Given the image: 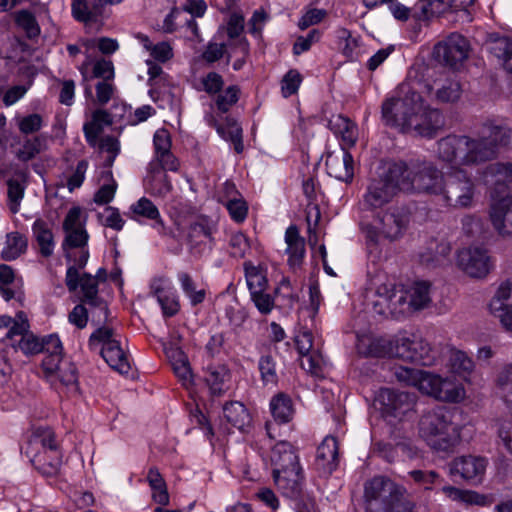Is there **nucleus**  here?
Instances as JSON below:
<instances>
[{
    "label": "nucleus",
    "instance_id": "f257e3e1",
    "mask_svg": "<svg viewBox=\"0 0 512 512\" xmlns=\"http://www.w3.org/2000/svg\"><path fill=\"white\" fill-rule=\"evenodd\" d=\"M511 140V130L503 125L487 122L478 139L465 135H448L437 142L438 158L457 166H473L496 157L498 149Z\"/></svg>",
    "mask_w": 512,
    "mask_h": 512
},
{
    "label": "nucleus",
    "instance_id": "f03ea898",
    "mask_svg": "<svg viewBox=\"0 0 512 512\" xmlns=\"http://www.w3.org/2000/svg\"><path fill=\"white\" fill-rule=\"evenodd\" d=\"M490 189L489 220L503 238H512V163H492L480 174Z\"/></svg>",
    "mask_w": 512,
    "mask_h": 512
},
{
    "label": "nucleus",
    "instance_id": "7ed1b4c3",
    "mask_svg": "<svg viewBox=\"0 0 512 512\" xmlns=\"http://www.w3.org/2000/svg\"><path fill=\"white\" fill-rule=\"evenodd\" d=\"M418 425L420 437L431 449L440 452H452L474 433L470 423H456L451 418H420Z\"/></svg>",
    "mask_w": 512,
    "mask_h": 512
},
{
    "label": "nucleus",
    "instance_id": "20e7f679",
    "mask_svg": "<svg viewBox=\"0 0 512 512\" xmlns=\"http://www.w3.org/2000/svg\"><path fill=\"white\" fill-rule=\"evenodd\" d=\"M395 376L399 382L414 386L440 401L457 403L465 397V390L460 384L428 371L401 366L396 369Z\"/></svg>",
    "mask_w": 512,
    "mask_h": 512
},
{
    "label": "nucleus",
    "instance_id": "39448f33",
    "mask_svg": "<svg viewBox=\"0 0 512 512\" xmlns=\"http://www.w3.org/2000/svg\"><path fill=\"white\" fill-rule=\"evenodd\" d=\"M364 502L367 512H412L403 488L385 476L365 482Z\"/></svg>",
    "mask_w": 512,
    "mask_h": 512
},
{
    "label": "nucleus",
    "instance_id": "423d86ee",
    "mask_svg": "<svg viewBox=\"0 0 512 512\" xmlns=\"http://www.w3.org/2000/svg\"><path fill=\"white\" fill-rule=\"evenodd\" d=\"M400 185L403 192L425 193L440 197L446 176L434 163L425 160L404 161Z\"/></svg>",
    "mask_w": 512,
    "mask_h": 512
},
{
    "label": "nucleus",
    "instance_id": "0eeeda50",
    "mask_svg": "<svg viewBox=\"0 0 512 512\" xmlns=\"http://www.w3.org/2000/svg\"><path fill=\"white\" fill-rule=\"evenodd\" d=\"M442 190L440 200L448 208L471 209L475 206L477 184L463 168L456 167L447 173Z\"/></svg>",
    "mask_w": 512,
    "mask_h": 512
},
{
    "label": "nucleus",
    "instance_id": "6e6552de",
    "mask_svg": "<svg viewBox=\"0 0 512 512\" xmlns=\"http://www.w3.org/2000/svg\"><path fill=\"white\" fill-rule=\"evenodd\" d=\"M404 171V161L390 163L379 178L369 182L363 195L364 206L368 209H377L389 203L398 191H402L400 182Z\"/></svg>",
    "mask_w": 512,
    "mask_h": 512
},
{
    "label": "nucleus",
    "instance_id": "1a4fd4ad",
    "mask_svg": "<svg viewBox=\"0 0 512 512\" xmlns=\"http://www.w3.org/2000/svg\"><path fill=\"white\" fill-rule=\"evenodd\" d=\"M421 95L408 88L403 97L390 98L382 104V120L385 125L400 129L403 133L411 132L415 123V111L419 109Z\"/></svg>",
    "mask_w": 512,
    "mask_h": 512
},
{
    "label": "nucleus",
    "instance_id": "9d476101",
    "mask_svg": "<svg viewBox=\"0 0 512 512\" xmlns=\"http://www.w3.org/2000/svg\"><path fill=\"white\" fill-rule=\"evenodd\" d=\"M409 217L404 209L399 207H390L387 211L378 215L375 224H368L364 231L369 242L377 244L380 235L384 238L394 241L403 236Z\"/></svg>",
    "mask_w": 512,
    "mask_h": 512
},
{
    "label": "nucleus",
    "instance_id": "9b49d317",
    "mask_svg": "<svg viewBox=\"0 0 512 512\" xmlns=\"http://www.w3.org/2000/svg\"><path fill=\"white\" fill-rule=\"evenodd\" d=\"M216 230V226L207 217L190 222L184 233L189 254L195 258L209 254L215 246Z\"/></svg>",
    "mask_w": 512,
    "mask_h": 512
},
{
    "label": "nucleus",
    "instance_id": "f8f14e48",
    "mask_svg": "<svg viewBox=\"0 0 512 512\" xmlns=\"http://www.w3.org/2000/svg\"><path fill=\"white\" fill-rule=\"evenodd\" d=\"M374 412L381 416H406L415 410V396L408 392H398L389 388L380 389L373 400Z\"/></svg>",
    "mask_w": 512,
    "mask_h": 512
},
{
    "label": "nucleus",
    "instance_id": "ddd939ff",
    "mask_svg": "<svg viewBox=\"0 0 512 512\" xmlns=\"http://www.w3.org/2000/svg\"><path fill=\"white\" fill-rule=\"evenodd\" d=\"M469 51L468 40L463 35L454 32L434 46L433 56L437 62L457 68L468 58Z\"/></svg>",
    "mask_w": 512,
    "mask_h": 512
},
{
    "label": "nucleus",
    "instance_id": "4468645a",
    "mask_svg": "<svg viewBox=\"0 0 512 512\" xmlns=\"http://www.w3.org/2000/svg\"><path fill=\"white\" fill-rule=\"evenodd\" d=\"M18 318L20 322L14 324L6 333V338L10 340L11 346L26 356L41 353L46 347L47 336L39 338L30 332V325L24 312H19Z\"/></svg>",
    "mask_w": 512,
    "mask_h": 512
},
{
    "label": "nucleus",
    "instance_id": "2eb2a0df",
    "mask_svg": "<svg viewBox=\"0 0 512 512\" xmlns=\"http://www.w3.org/2000/svg\"><path fill=\"white\" fill-rule=\"evenodd\" d=\"M458 266L470 277L484 278L494 266L488 251L479 246L460 250L457 255Z\"/></svg>",
    "mask_w": 512,
    "mask_h": 512
},
{
    "label": "nucleus",
    "instance_id": "dca6fc26",
    "mask_svg": "<svg viewBox=\"0 0 512 512\" xmlns=\"http://www.w3.org/2000/svg\"><path fill=\"white\" fill-rule=\"evenodd\" d=\"M391 352L390 357L418 362L422 365H429L433 359L430 355L431 349L429 344L421 339H410L408 337L392 338Z\"/></svg>",
    "mask_w": 512,
    "mask_h": 512
},
{
    "label": "nucleus",
    "instance_id": "f3484780",
    "mask_svg": "<svg viewBox=\"0 0 512 512\" xmlns=\"http://www.w3.org/2000/svg\"><path fill=\"white\" fill-rule=\"evenodd\" d=\"M71 12L73 18L89 31L98 32L104 25L105 8L99 0H72Z\"/></svg>",
    "mask_w": 512,
    "mask_h": 512
},
{
    "label": "nucleus",
    "instance_id": "a211bd4d",
    "mask_svg": "<svg viewBox=\"0 0 512 512\" xmlns=\"http://www.w3.org/2000/svg\"><path fill=\"white\" fill-rule=\"evenodd\" d=\"M340 459L338 440L334 436L327 435L317 447L315 469L320 476L328 477L338 469Z\"/></svg>",
    "mask_w": 512,
    "mask_h": 512
},
{
    "label": "nucleus",
    "instance_id": "6ab92c4d",
    "mask_svg": "<svg viewBox=\"0 0 512 512\" xmlns=\"http://www.w3.org/2000/svg\"><path fill=\"white\" fill-rule=\"evenodd\" d=\"M127 217L136 221L149 220L152 222V227L157 231L160 236L174 235L169 234L164 220L160 214L158 207L147 197H141L136 202L130 205L128 212L125 213Z\"/></svg>",
    "mask_w": 512,
    "mask_h": 512
},
{
    "label": "nucleus",
    "instance_id": "aec40b11",
    "mask_svg": "<svg viewBox=\"0 0 512 512\" xmlns=\"http://www.w3.org/2000/svg\"><path fill=\"white\" fill-rule=\"evenodd\" d=\"M487 467V460L480 456H460L451 461L449 472L452 476L459 475L466 481L479 483L483 479Z\"/></svg>",
    "mask_w": 512,
    "mask_h": 512
},
{
    "label": "nucleus",
    "instance_id": "412c9836",
    "mask_svg": "<svg viewBox=\"0 0 512 512\" xmlns=\"http://www.w3.org/2000/svg\"><path fill=\"white\" fill-rule=\"evenodd\" d=\"M325 166L329 176L345 183L353 180L354 159L345 148L328 153Z\"/></svg>",
    "mask_w": 512,
    "mask_h": 512
},
{
    "label": "nucleus",
    "instance_id": "4be33fe9",
    "mask_svg": "<svg viewBox=\"0 0 512 512\" xmlns=\"http://www.w3.org/2000/svg\"><path fill=\"white\" fill-rule=\"evenodd\" d=\"M419 106L415 111V123L419 125H411V132L421 137L433 138L444 125L443 115L438 109L424 107L422 99Z\"/></svg>",
    "mask_w": 512,
    "mask_h": 512
},
{
    "label": "nucleus",
    "instance_id": "5701e85b",
    "mask_svg": "<svg viewBox=\"0 0 512 512\" xmlns=\"http://www.w3.org/2000/svg\"><path fill=\"white\" fill-rule=\"evenodd\" d=\"M511 292L512 282L501 283L489 304L491 314L498 318L508 331H512V304L508 302Z\"/></svg>",
    "mask_w": 512,
    "mask_h": 512
},
{
    "label": "nucleus",
    "instance_id": "b1692460",
    "mask_svg": "<svg viewBox=\"0 0 512 512\" xmlns=\"http://www.w3.org/2000/svg\"><path fill=\"white\" fill-rule=\"evenodd\" d=\"M150 293L156 297L164 317H173L180 310V303L173 287L166 285L163 278H154L150 284Z\"/></svg>",
    "mask_w": 512,
    "mask_h": 512
},
{
    "label": "nucleus",
    "instance_id": "393cba45",
    "mask_svg": "<svg viewBox=\"0 0 512 512\" xmlns=\"http://www.w3.org/2000/svg\"><path fill=\"white\" fill-rule=\"evenodd\" d=\"M28 183L29 172L25 169H16L7 179V206L11 213L17 214L20 211Z\"/></svg>",
    "mask_w": 512,
    "mask_h": 512
},
{
    "label": "nucleus",
    "instance_id": "a878e982",
    "mask_svg": "<svg viewBox=\"0 0 512 512\" xmlns=\"http://www.w3.org/2000/svg\"><path fill=\"white\" fill-rule=\"evenodd\" d=\"M26 454L34 453L37 450L55 452L61 450L60 442L54 429L47 425L32 426L31 436L28 441Z\"/></svg>",
    "mask_w": 512,
    "mask_h": 512
},
{
    "label": "nucleus",
    "instance_id": "bb28decb",
    "mask_svg": "<svg viewBox=\"0 0 512 512\" xmlns=\"http://www.w3.org/2000/svg\"><path fill=\"white\" fill-rule=\"evenodd\" d=\"M76 282V290L80 288L82 294L81 301L91 307L100 309L104 313V317L107 318L108 307L105 300L98 295L96 278L90 273H78Z\"/></svg>",
    "mask_w": 512,
    "mask_h": 512
},
{
    "label": "nucleus",
    "instance_id": "cd10ccee",
    "mask_svg": "<svg viewBox=\"0 0 512 512\" xmlns=\"http://www.w3.org/2000/svg\"><path fill=\"white\" fill-rule=\"evenodd\" d=\"M62 250L65 258H72V248L79 249L78 261L80 264H87L89 259L88 241L89 234L86 228L64 231Z\"/></svg>",
    "mask_w": 512,
    "mask_h": 512
},
{
    "label": "nucleus",
    "instance_id": "c85d7f7f",
    "mask_svg": "<svg viewBox=\"0 0 512 512\" xmlns=\"http://www.w3.org/2000/svg\"><path fill=\"white\" fill-rule=\"evenodd\" d=\"M206 121L209 126L216 129L221 138L226 141H230L234 145V150L237 153H241L243 151V130L240 124L233 117L226 116L224 123H219L214 116L209 115L206 117Z\"/></svg>",
    "mask_w": 512,
    "mask_h": 512
},
{
    "label": "nucleus",
    "instance_id": "c756f323",
    "mask_svg": "<svg viewBox=\"0 0 512 512\" xmlns=\"http://www.w3.org/2000/svg\"><path fill=\"white\" fill-rule=\"evenodd\" d=\"M203 377L210 393L220 396L229 389L232 375L227 365L210 364L204 369Z\"/></svg>",
    "mask_w": 512,
    "mask_h": 512
},
{
    "label": "nucleus",
    "instance_id": "7c9ffc66",
    "mask_svg": "<svg viewBox=\"0 0 512 512\" xmlns=\"http://www.w3.org/2000/svg\"><path fill=\"white\" fill-rule=\"evenodd\" d=\"M273 473L301 467L295 448L287 441H279L271 450Z\"/></svg>",
    "mask_w": 512,
    "mask_h": 512
},
{
    "label": "nucleus",
    "instance_id": "2f4dec72",
    "mask_svg": "<svg viewBox=\"0 0 512 512\" xmlns=\"http://www.w3.org/2000/svg\"><path fill=\"white\" fill-rule=\"evenodd\" d=\"M273 478L276 486L284 496L296 498L300 495L304 479L301 467L273 473Z\"/></svg>",
    "mask_w": 512,
    "mask_h": 512
},
{
    "label": "nucleus",
    "instance_id": "473e14b6",
    "mask_svg": "<svg viewBox=\"0 0 512 512\" xmlns=\"http://www.w3.org/2000/svg\"><path fill=\"white\" fill-rule=\"evenodd\" d=\"M475 1L476 0H431L429 3L422 4L421 11L424 16H427L428 7H430L432 14L443 13L449 9L451 12L460 13L462 21L471 22L472 15L469 8L474 5Z\"/></svg>",
    "mask_w": 512,
    "mask_h": 512
},
{
    "label": "nucleus",
    "instance_id": "72a5a7b5",
    "mask_svg": "<svg viewBox=\"0 0 512 512\" xmlns=\"http://www.w3.org/2000/svg\"><path fill=\"white\" fill-rule=\"evenodd\" d=\"M144 187L148 194L161 199L166 198L173 191V185L167 173L154 166L147 167Z\"/></svg>",
    "mask_w": 512,
    "mask_h": 512
},
{
    "label": "nucleus",
    "instance_id": "f704fd0d",
    "mask_svg": "<svg viewBox=\"0 0 512 512\" xmlns=\"http://www.w3.org/2000/svg\"><path fill=\"white\" fill-rule=\"evenodd\" d=\"M34 468L45 477H55L59 474L62 464L61 450L55 452H47L37 450L32 453L30 459Z\"/></svg>",
    "mask_w": 512,
    "mask_h": 512
},
{
    "label": "nucleus",
    "instance_id": "c9c22d12",
    "mask_svg": "<svg viewBox=\"0 0 512 512\" xmlns=\"http://www.w3.org/2000/svg\"><path fill=\"white\" fill-rule=\"evenodd\" d=\"M329 128L341 140V148L348 150L358 139L357 125L342 115L333 116L329 120Z\"/></svg>",
    "mask_w": 512,
    "mask_h": 512
},
{
    "label": "nucleus",
    "instance_id": "e433bc0d",
    "mask_svg": "<svg viewBox=\"0 0 512 512\" xmlns=\"http://www.w3.org/2000/svg\"><path fill=\"white\" fill-rule=\"evenodd\" d=\"M62 350L63 347L59 337L55 334L48 335L46 347L41 352L44 353L42 368L47 376H53L64 362Z\"/></svg>",
    "mask_w": 512,
    "mask_h": 512
},
{
    "label": "nucleus",
    "instance_id": "4c0bfd02",
    "mask_svg": "<svg viewBox=\"0 0 512 512\" xmlns=\"http://www.w3.org/2000/svg\"><path fill=\"white\" fill-rule=\"evenodd\" d=\"M285 243L287 245L288 264L292 268L300 266L305 256V240L300 236L296 225H290L286 229Z\"/></svg>",
    "mask_w": 512,
    "mask_h": 512
},
{
    "label": "nucleus",
    "instance_id": "58836bf2",
    "mask_svg": "<svg viewBox=\"0 0 512 512\" xmlns=\"http://www.w3.org/2000/svg\"><path fill=\"white\" fill-rule=\"evenodd\" d=\"M100 353L113 370L120 374L129 373L131 369L130 362L119 341L108 342L107 346H102Z\"/></svg>",
    "mask_w": 512,
    "mask_h": 512
},
{
    "label": "nucleus",
    "instance_id": "ea45409f",
    "mask_svg": "<svg viewBox=\"0 0 512 512\" xmlns=\"http://www.w3.org/2000/svg\"><path fill=\"white\" fill-rule=\"evenodd\" d=\"M32 234L37 242L40 255L44 258L51 257L55 249V240L49 224L42 218H37L32 224Z\"/></svg>",
    "mask_w": 512,
    "mask_h": 512
},
{
    "label": "nucleus",
    "instance_id": "a19ab883",
    "mask_svg": "<svg viewBox=\"0 0 512 512\" xmlns=\"http://www.w3.org/2000/svg\"><path fill=\"white\" fill-rule=\"evenodd\" d=\"M447 367L452 374L468 381L474 371L475 364L466 352L452 348L449 351Z\"/></svg>",
    "mask_w": 512,
    "mask_h": 512
},
{
    "label": "nucleus",
    "instance_id": "79ce46f5",
    "mask_svg": "<svg viewBox=\"0 0 512 512\" xmlns=\"http://www.w3.org/2000/svg\"><path fill=\"white\" fill-rule=\"evenodd\" d=\"M451 252L450 244L446 241L431 239L424 251L419 254L420 262L427 267L442 264Z\"/></svg>",
    "mask_w": 512,
    "mask_h": 512
},
{
    "label": "nucleus",
    "instance_id": "37998d69",
    "mask_svg": "<svg viewBox=\"0 0 512 512\" xmlns=\"http://www.w3.org/2000/svg\"><path fill=\"white\" fill-rule=\"evenodd\" d=\"M392 347V338L365 337L359 340L357 344L358 352L366 357H390Z\"/></svg>",
    "mask_w": 512,
    "mask_h": 512
},
{
    "label": "nucleus",
    "instance_id": "c03bdc74",
    "mask_svg": "<svg viewBox=\"0 0 512 512\" xmlns=\"http://www.w3.org/2000/svg\"><path fill=\"white\" fill-rule=\"evenodd\" d=\"M165 354L172 366L175 375L187 385L191 382L192 373L187 355L184 351L176 346L165 348Z\"/></svg>",
    "mask_w": 512,
    "mask_h": 512
},
{
    "label": "nucleus",
    "instance_id": "a18cd8bd",
    "mask_svg": "<svg viewBox=\"0 0 512 512\" xmlns=\"http://www.w3.org/2000/svg\"><path fill=\"white\" fill-rule=\"evenodd\" d=\"M430 287L427 281H417L406 290L408 312L424 309L430 304Z\"/></svg>",
    "mask_w": 512,
    "mask_h": 512
},
{
    "label": "nucleus",
    "instance_id": "49530a36",
    "mask_svg": "<svg viewBox=\"0 0 512 512\" xmlns=\"http://www.w3.org/2000/svg\"><path fill=\"white\" fill-rule=\"evenodd\" d=\"M112 124L110 113L106 110L98 109L93 112L92 119L83 126V131L87 142L95 145L97 138L102 133L104 127Z\"/></svg>",
    "mask_w": 512,
    "mask_h": 512
},
{
    "label": "nucleus",
    "instance_id": "de8ad7c7",
    "mask_svg": "<svg viewBox=\"0 0 512 512\" xmlns=\"http://www.w3.org/2000/svg\"><path fill=\"white\" fill-rule=\"evenodd\" d=\"M495 387L506 408L512 413V363L505 364L498 371Z\"/></svg>",
    "mask_w": 512,
    "mask_h": 512
},
{
    "label": "nucleus",
    "instance_id": "09e8293b",
    "mask_svg": "<svg viewBox=\"0 0 512 512\" xmlns=\"http://www.w3.org/2000/svg\"><path fill=\"white\" fill-rule=\"evenodd\" d=\"M442 492L451 500L468 505L487 506L490 504L486 495L476 491L462 490L454 486H444Z\"/></svg>",
    "mask_w": 512,
    "mask_h": 512
},
{
    "label": "nucleus",
    "instance_id": "8fccbe9b",
    "mask_svg": "<svg viewBox=\"0 0 512 512\" xmlns=\"http://www.w3.org/2000/svg\"><path fill=\"white\" fill-rule=\"evenodd\" d=\"M28 247V239L19 232H10L6 235L5 245L1 251V257L6 261H12L24 254Z\"/></svg>",
    "mask_w": 512,
    "mask_h": 512
},
{
    "label": "nucleus",
    "instance_id": "3c124183",
    "mask_svg": "<svg viewBox=\"0 0 512 512\" xmlns=\"http://www.w3.org/2000/svg\"><path fill=\"white\" fill-rule=\"evenodd\" d=\"M147 481L153 493V500L159 505L165 506L169 504V494L167 485L156 467H151L147 473Z\"/></svg>",
    "mask_w": 512,
    "mask_h": 512
},
{
    "label": "nucleus",
    "instance_id": "603ef678",
    "mask_svg": "<svg viewBox=\"0 0 512 512\" xmlns=\"http://www.w3.org/2000/svg\"><path fill=\"white\" fill-rule=\"evenodd\" d=\"M407 292L402 285L392 282L389 292V316L398 319L408 312Z\"/></svg>",
    "mask_w": 512,
    "mask_h": 512
},
{
    "label": "nucleus",
    "instance_id": "864d4df0",
    "mask_svg": "<svg viewBox=\"0 0 512 512\" xmlns=\"http://www.w3.org/2000/svg\"><path fill=\"white\" fill-rule=\"evenodd\" d=\"M490 52L501 61L506 72L512 75V39L502 37L494 40L490 45Z\"/></svg>",
    "mask_w": 512,
    "mask_h": 512
},
{
    "label": "nucleus",
    "instance_id": "5fc2aeb1",
    "mask_svg": "<svg viewBox=\"0 0 512 512\" xmlns=\"http://www.w3.org/2000/svg\"><path fill=\"white\" fill-rule=\"evenodd\" d=\"M243 267L250 294L266 290L268 280L264 271L260 267L255 266L251 261L244 262Z\"/></svg>",
    "mask_w": 512,
    "mask_h": 512
},
{
    "label": "nucleus",
    "instance_id": "6e6d98bb",
    "mask_svg": "<svg viewBox=\"0 0 512 512\" xmlns=\"http://www.w3.org/2000/svg\"><path fill=\"white\" fill-rule=\"evenodd\" d=\"M177 279L185 296L189 299L192 306L201 304L206 297L204 289H197L192 276L187 272H179Z\"/></svg>",
    "mask_w": 512,
    "mask_h": 512
},
{
    "label": "nucleus",
    "instance_id": "4d7b16f0",
    "mask_svg": "<svg viewBox=\"0 0 512 512\" xmlns=\"http://www.w3.org/2000/svg\"><path fill=\"white\" fill-rule=\"evenodd\" d=\"M391 289V281H386L376 286L375 300L373 301V311L376 314L389 317V292Z\"/></svg>",
    "mask_w": 512,
    "mask_h": 512
},
{
    "label": "nucleus",
    "instance_id": "13d9d810",
    "mask_svg": "<svg viewBox=\"0 0 512 512\" xmlns=\"http://www.w3.org/2000/svg\"><path fill=\"white\" fill-rule=\"evenodd\" d=\"M15 23L21 28L26 36L33 39L40 34V27L33 13L28 10H20L15 14Z\"/></svg>",
    "mask_w": 512,
    "mask_h": 512
},
{
    "label": "nucleus",
    "instance_id": "bf43d9fd",
    "mask_svg": "<svg viewBox=\"0 0 512 512\" xmlns=\"http://www.w3.org/2000/svg\"><path fill=\"white\" fill-rule=\"evenodd\" d=\"M228 246L229 255L236 259H243L251 248L249 238L240 231L231 234Z\"/></svg>",
    "mask_w": 512,
    "mask_h": 512
},
{
    "label": "nucleus",
    "instance_id": "052dcab7",
    "mask_svg": "<svg viewBox=\"0 0 512 512\" xmlns=\"http://www.w3.org/2000/svg\"><path fill=\"white\" fill-rule=\"evenodd\" d=\"M261 380L264 385L275 386L278 382L276 363L271 355H263L258 362Z\"/></svg>",
    "mask_w": 512,
    "mask_h": 512
},
{
    "label": "nucleus",
    "instance_id": "680f3d73",
    "mask_svg": "<svg viewBox=\"0 0 512 512\" xmlns=\"http://www.w3.org/2000/svg\"><path fill=\"white\" fill-rule=\"evenodd\" d=\"M240 96V88L237 85L228 86L223 92H219L215 105L221 113H227L235 105Z\"/></svg>",
    "mask_w": 512,
    "mask_h": 512
},
{
    "label": "nucleus",
    "instance_id": "e2e57ef3",
    "mask_svg": "<svg viewBox=\"0 0 512 512\" xmlns=\"http://www.w3.org/2000/svg\"><path fill=\"white\" fill-rule=\"evenodd\" d=\"M42 151V139L38 136L23 142L16 153L18 160L28 162L34 159Z\"/></svg>",
    "mask_w": 512,
    "mask_h": 512
},
{
    "label": "nucleus",
    "instance_id": "0e129e2a",
    "mask_svg": "<svg viewBox=\"0 0 512 512\" xmlns=\"http://www.w3.org/2000/svg\"><path fill=\"white\" fill-rule=\"evenodd\" d=\"M272 416H290L294 413L293 402L285 393H278L270 401Z\"/></svg>",
    "mask_w": 512,
    "mask_h": 512
},
{
    "label": "nucleus",
    "instance_id": "69168bd1",
    "mask_svg": "<svg viewBox=\"0 0 512 512\" xmlns=\"http://www.w3.org/2000/svg\"><path fill=\"white\" fill-rule=\"evenodd\" d=\"M462 89L459 81L456 79H446L440 88H438L436 96L441 102H454L460 98Z\"/></svg>",
    "mask_w": 512,
    "mask_h": 512
},
{
    "label": "nucleus",
    "instance_id": "338daca9",
    "mask_svg": "<svg viewBox=\"0 0 512 512\" xmlns=\"http://www.w3.org/2000/svg\"><path fill=\"white\" fill-rule=\"evenodd\" d=\"M107 179H109V183L103 184L94 194V202L98 205H107L110 203L116 193L117 183L112 177V172L108 170L105 172Z\"/></svg>",
    "mask_w": 512,
    "mask_h": 512
},
{
    "label": "nucleus",
    "instance_id": "774afa93",
    "mask_svg": "<svg viewBox=\"0 0 512 512\" xmlns=\"http://www.w3.org/2000/svg\"><path fill=\"white\" fill-rule=\"evenodd\" d=\"M148 166H154V168H158L160 171L177 172L180 167L179 160L174 156L171 151L166 153H160L158 156H154V158L149 162Z\"/></svg>",
    "mask_w": 512,
    "mask_h": 512
}]
</instances>
